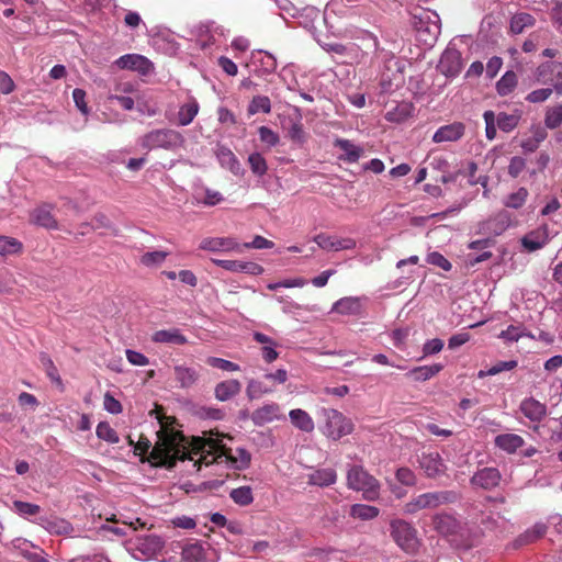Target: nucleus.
<instances>
[{
    "label": "nucleus",
    "instance_id": "nucleus-1",
    "mask_svg": "<svg viewBox=\"0 0 562 562\" xmlns=\"http://www.w3.org/2000/svg\"><path fill=\"white\" fill-rule=\"evenodd\" d=\"M153 413L156 414L160 430L157 431L158 440L147 457V461L154 467H165L167 469L173 468L178 460L189 459L194 461L198 454L192 453V448L187 450L181 445L184 436L173 428L177 423L176 417L165 415L161 406H156Z\"/></svg>",
    "mask_w": 562,
    "mask_h": 562
},
{
    "label": "nucleus",
    "instance_id": "nucleus-2",
    "mask_svg": "<svg viewBox=\"0 0 562 562\" xmlns=\"http://www.w3.org/2000/svg\"><path fill=\"white\" fill-rule=\"evenodd\" d=\"M192 453L198 454L194 460V467L201 464L210 465L214 462L227 463L236 470H244L250 464V453L243 448L236 450V454L232 453V449L227 448L221 438H194L192 441Z\"/></svg>",
    "mask_w": 562,
    "mask_h": 562
},
{
    "label": "nucleus",
    "instance_id": "nucleus-3",
    "mask_svg": "<svg viewBox=\"0 0 562 562\" xmlns=\"http://www.w3.org/2000/svg\"><path fill=\"white\" fill-rule=\"evenodd\" d=\"M460 499V495L456 491H435L419 494L412 498L404 506L406 514H416L423 509H436L441 505L453 504Z\"/></svg>",
    "mask_w": 562,
    "mask_h": 562
},
{
    "label": "nucleus",
    "instance_id": "nucleus-4",
    "mask_svg": "<svg viewBox=\"0 0 562 562\" xmlns=\"http://www.w3.org/2000/svg\"><path fill=\"white\" fill-rule=\"evenodd\" d=\"M184 137L178 131L170 128L154 130L140 138V146L144 149L153 150L162 148L176 150L184 145Z\"/></svg>",
    "mask_w": 562,
    "mask_h": 562
},
{
    "label": "nucleus",
    "instance_id": "nucleus-5",
    "mask_svg": "<svg viewBox=\"0 0 562 562\" xmlns=\"http://www.w3.org/2000/svg\"><path fill=\"white\" fill-rule=\"evenodd\" d=\"M347 485L355 491H361L367 501H375L379 497L380 484L362 467L353 465L347 474Z\"/></svg>",
    "mask_w": 562,
    "mask_h": 562
},
{
    "label": "nucleus",
    "instance_id": "nucleus-6",
    "mask_svg": "<svg viewBox=\"0 0 562 562\" xmlns=\"http://www.w3.org/2000/svg\"><path fill=\"white\" fill-rule=\"evenodd\" d=\"M391 537L406 553L413 554L418 550L419 541L416 529L403 519H394L390 524Z\"/></svg>",
    "mask_w": 562,
    "mask_h": 562
},
{
    "label": "nucleus",
    "instance_id": "nucleus-7",
    "mask_svg": "<svg viewBox=\"0 0 562 562\" xmlns=\"http://www.w3.org/2000/svg\"><path fill=\"white\" fill-rule=\"evenodd\" d=\"M325 426L324 434L333 440H339L340 438L351 434L353 431V423L350 418L346 417L342 413L337 409H325Z\"/></svg>",
    "mask_w": 562,
    "mask_h": 562
},
{
    "label": "nucleus",
    "instance_id": "nucleus-8",
    "mask_svg": "<svg viewBox=\"0 0 562 562\" xmlns=\"http://www.w3.org/2000/svg\"><path fill=\"white\" fill-rule=\"evenodd\" d=\"M536 78L540 83L552 82V89L562 95V63H543L536 70Z\"/></svg>",
    "mask_w": 562,
    "mask_h": 562
},
{
    "label": "nucleus",
    "instance_id": "nucleus-9",
    "mask_svg": "<svg viewBox=\"0 0 562 562\" xmlns=\"http://www.w3.org/2000/svg\"><path fill=\"white\" fill-rule=\"evenodd\" d=\"M417 461L427 477L436 479L446 473L447 465L437 451H423Z\"/></svg>",
    "mask_w": 562,
    "mask_h": 562
},
{
    "label": "nucleus",
    "instance_id": "nucleus-10",
    "mask_svg": "<svg viewBox=\"0 0 562 562\" xmlns=\"http://www.w3.org/2000/svg\"><path fill=\"white\" fill-rule=\"evenodd\" d=\"M115 64L121 69L137 71L142 76H147L154 70L153 63L147 57L138 54L123 55Z\"/></svg>",
    "mask_w": 562,
    "mask_h": 562
},
{
    "label": "nucleus",
    "instance_id": "nucleus-11",
    "mask_svg": "<svg viewBox=\"0 0 562 562\" xmlns=\"http://www.w3.org/2000/svg\"><path fill=\"white\" fill-rule=\"evenodd\" d=\"M463 68L461 53L457 48L448 47L441 55L438 69L446 77H456Z\"/></svg>",
    "mask_w": 562,
    "mask_h": 562
},
{
    "label": "nucleus",
    "instance_id": "nucleus-12",
    "mask_svg": "<svg viewBox=\"0 0 562 562\" xmlns=\"http://www.w3.org/2000/svg\"><path fill=\"white\" fill-rule=\"evenodd\" d=\"M279 419H285V416L281 414L280 405L277 403L265 404L251 413V420L257 426H263Z\"/></svg>",
    "mask_w": 562,
    "mask_h": 562
},
{
    "label": "nucleus",
    "instance_id": "nucleus-13",
    "mask_svg": "<svg viewBox=\"0 0 562 562\" xmlns=\"http://www.w3.org/2000/svg\"><path fill=\"white\" fill-rule=\"evenodd\" d=\"M200 248L209 251H237L241 252V246L232 237H210L204 238Z\"/></svg>",
    "mask_w": 562,
    "mask_h": 562
},
{
    "label": "nucleus",
    "instance_id": "nucleus-14",
    "mask_svg": "<svg viewBox=\"0 0 562 562\" xmlns=\"http://www.w3.org/2000/svg\"><path fill=\"white\" fill-rule=\"evenodd\" d=\"M465 125L461 122H453L440 126L432 136L434 143L457 142L464 136Z\"/></svg>",
    "mask_w": 562,
    "mask_h": 562
},
{
    "label": "nucleus",
    "instance_id": "nucleus-15",
    "mask_svg": "<svg viewBox=\"0 0 562 562\" xmlns=\"http://www.w3.org/2000/svg\"><path fill=\"white\" fill-rule=\"evenodd\" d=\"M314 241L325 250L339 251L344 249H353L356 240L352 238H337L326 234H318L314 237Z\"/></svg>",
    "mask_w": 562,
    "mask_h": 562
},
{
    "label": "nucleus",
    "instance_id": "nucleus-16",
    "mask_svg": "<svg viewBox=\"0 0 562 562\" xmlns=\"http://www.w3.org/2000/svg\"><path fill=\"white\" fill-rule=\"evenodd\" d=\"M213 262L232 272H245L252 276H259L263 272L262 266L256 262H246L239 260H222V259H213Z\"/></svg>",
    "mask_w": 562,
    "mask_h": 562
},
{
    "label": "nucleus",
    "instance_id": "nucleus-17",
    "mask_svg": "<svg viewBox=\"0 0 562 562\" xmlns=\"http://www.w3.org/2000/svg\"><path fill=\"white\" fill-rule=\"evenodd\" d=\"M549 240V227L547 224L526 234L521 238V245L528 251H536L546 246Z\"/></svg>",
    "mask_w": 562,
    "mask_h": 562
},
{
    "label": "nucleus",
    "instance_id": "nucleus-18",
    "mask_svg": "<svg viewBox=\"0 0 562 562\" xmlns=\"http://www.w3.org/2000/svg\"><path fill=\"white\" fill-rule=\"evenodd\" d=\"M501 473L495 468H484L477 471L471 479L473 485L484 490H491L499 484Z\"/></svg>",
    "mask_w": 562,
    "mask_h": 562
},
{
    "label": "nucleus",
    "instance_id": "nucleus-19",
    "mask_svg": "<svg viewBox=\"0 0 562 562\" xmlns=\"http://www.w3.org/2000/svg\"><path fill=\"white\" fill-rule=\"evenodd\" d=\"M334 146L344 151V154L339 156V159L348 164L357 162L364 154L362 147L355 145L349 139L336 138Z\"/></svg>",
    "mask_w": 562,
    "mask_h": 562
},
{
    "label": "nucleus",
    "instance_id": "nucleus-20",
    "mask_svg": "<svg viewBox=\"0 0 562 562\" xmlns=\"http://www.w3.org/2000/svg\"><path fill=\"white\" fill-rule=\"evenodd\" d=\"M151 340L157 344L183 346L188 344L187 337L179 328L160 329L153 334Z\"/></svg>",
    "mask_w": 562,
    "mask_h": 562
},
{
    "label": "nucleus",
    "instance_id": "nucleus-21",
    "mask_svg": "<svg viewBox=\"0 0 562 562\" xmlns=\"http://www.w3.org/2000/svg\"><path fill=\"white\" fill-rule=\"evenodd\" d=\"M520 411L531 422H541L547 415L546 405L533 397L525 398L520 404Z\"/></svg>",
    "mask_w": 562,
    "mask_h": 562
},
{
    "label": "nucleus",
    "instance_id": "nucleus-22",
    "mask_svg": "<svg viewBox=\"0 0 562 562\" xmlns=\"http://www.w3.org/2000/svg\"><path fill=\"white\" fill-rule=\"evenodd\" d=\"M241 391V383L238 380L231 379L216 384L214 390L215 398L225 402L238 395Z\"/></svg>",
    "mask_w": 562,
    "mask_h": 562
},
{
    "label": "nucleus",
    "instance_id": "nucleus-23",
    "mask_svg": "<svg viewBox=\"0 0 562 562\" xmlns=\"http://www.w3.org/2000/svg\"><path fill=\"white\" fill-rule=\"evenodd\" d=\"M547 526L543 522H537L531 528L519 535L514 541V548L518 549L524 546L536 542L547 533Z\"/></svg>",
    "mask_w": 562,
    "mask_h": 562
},
{
    "label": "nucleus",
    "instance_id": "nucleus-24",
    "mask_svg": "<svg viewBox=\"0 0 562 562\" xmlns=\"http://www.w3.org/2000/svg\"><path fill=\"white\" fill-rule=\"evenodd\" d=\"M495 447L512 454L525 445L522 437L516 434H502L494 439Z\"/></svg>",
    "mask_w": 562,
    "mask_h": 562
},
{
    "label": "nucleus",
    "instance_id": "nucleus-25",
    "mask_svg": "<svg viewBox=\"0 0 562 562\" xmlns=\"http://www.w3.org/2000/svg\"><path fill=\"white\" fill-rule=\"evenodd\" d=\"M175 379L182 389H189L193 386L199 380V372L194 368L187 366H176L173 369Z\"/></svg>",
    "mask_w": 562,
    "mask_h": 562
},
{
    "label": "nucleus",
    "instance_id": "nucleus-26",
    "mask_svg": "<svg viewBox=\"0 0 562 562\" xmlns=\"http://www.w3.org/2000/svg\"><path fill=\"white\" fill-rule=\"evenodd\" d=\"M442 369L443 366L440 363L416 367L409 370L406 373V376L415 382H424L437 375Z\"/></svg>",
    "mask_w": 562,
    "mask_h": 562
},
{
    "label": "nucleus",
    "instance_id": "nucleus-27",
    "mask_svg": "<svg viewBox=\"0 0 562 562\" xmlns=\"http://www.w3.org/2000/svg\"><path fill=\"white\" fill-rule=\"evenodd\" d=\"M290 420L294 427L304 431L312 432L314 430V420L310 414L301 408H295L289 413Z\"/></svg>",
    "mask_w": 562,
    "mask_h": 562
},
{
    "label": "nucleus",
    "instance_id": "nucleus-28",
    "mask_svg": "<svg viewBox=\"0 0 562 562\" xmlns=\"http://www.w3.org/2000/svg\"><path fill=\"white\" fill-rule=\"evenodd\" d=\"M434 528L443 536L452 535L458 529V521L448 514H438L432 518Z\"/></svg>",
    "mask_w": 562,
    "mask_h": 562
},
{
    "label": "nucleus",
    "instance_id": "nucleus-29",
    "mask_svg": "<svg viewBox=\"0 0 562 562\" xmlns=\"http://www.w3.org/2000/svg\"><path fill=\"white\" fill-rule=\"evenodd\" d=\"M521 120V112L516 110L514 113L499 112L495 115L497 127L505 133L514 131Z\"/></svg>",
    "mask_w": 562,
    "mask_h": 562
},
{
    "label": "nucleus",
    "instance_id": "nucleus-30",
    "mask_svg": "<svg viewBox=\"0 0 562 562\" xmlns=\"http://www.w3.org/2000/svg\"><path fill=\"white\" fill-rule=\"evenodd\" d=\"M333 311L341 315H359L361 303L357 297H342L334 304Z\"/></svg>",
    "mask_w": 562,
    "mask_h": 562
},
{
    "label": "nucleus",
    "instance_id": "nucleus-31",
    "mask_svg": "<svg viewBox=\"0 0 562 562\" xmlns=\"http://www.w3.org/2000/svg\"><path fill=\"white\" fill-rule=\"evenodd\" d=\"M337 475L333 469H319L308 475V483L317 486H329L336 482Z\"/></svg>",
    "mask_w": 562,
    "mask_h": 562
},
{
    "label": "nucleus",
    "instance_id": "nucleus-32",
    "mask_svg": "<svg viewBox=\"0 0 562 562\" xmlns=\"http://www.w3.org/2000/svg\"><path fill=\"white\" fill-rule=\"evenodd\" d=\"M33 220L36 224L45 228H57V222L52 214L49 205H43L34 210Z\"/></svg>",
    "mask_w": 562,
    "mask_h": 562
},
{
    "label": "nucleus",
    "instance_id": "nucleus-33",
    "mask_svg": "<svg viewBox=\"0 0 562 562\" xmlns=\"http://www.w3.org/2000/svg\"><path fill=\"white\" fill-rule=\"evenodd\" d=\"M536 23L535 18L526 12L515 14L510 20V31L514 34L522 33L527 27L533 26Z\"/></svg>",
    "mask_w": 562,
    "mask_h": 562
},
{
    "label": "nucleus",
    "instance_id": "nucleus-34",
    "mask_svg": "<svg viewBox=\"0 0 562 562\" xmlns=\"http://www.w3.org/2000/svg\"><path fill=\"white\" fill-rule=\"evenodd\" d=\"M380 510L375 506L355 504L350 508V516L360 520H371L379 516Z\"/></svg>",
    "mask_w": 562,
    "mask_h": 562
},
{
    "label": "nucleus",
    "instance_id": "nucleus-35",
    "mask_svg": "<svg viewBox=\"0 0 562 562\" xmlns=\"http://www.w3.org/2000/svg\"><path fill=\"white\" fill-rule=\"evenodd\" d=\"M199 112V103L195 100H192L188 103H184L180 106L178 112V124L180 126L189 125Z\"/></svg>",
    "mask_w": 562,
    "mask_h": 562
},
{
    "label": "nucleus",
    "instance_id": "nucleus-36",
    "mask_svg": "<svg viewBox=\"0 0 562 562\" xmlns=\"http://www.w3.org/2000/svg\"><path fill=\"white\" fill-rule=\"evenodd\" d=\"M562 124V104L557 103L547 106L544 112V125L547 128L555 130Z\"/></svg>",
    "mask_w": 562,
    "mask_h": 562
},
{
    "label": "nucleus",
    "instance_id": "nucleus-37",
    "mask_svg": "<svg viewBox=\"0 0 562 562\" xmlns=\"http://www.w3.org/2000/svg\"><path fill=\"white\" fill-rule=\"evenodd\" d=\"M517 86V75L509 70L506 71L496 83L497 93L502 97L512 93Z\"/></svg>",
    "mask_w": 562,
    "mask_h": 562
},
{
    "label": "nucleus",
    "instance_id": "nucleus-38",
    "mask_svg": "<svg viewBox=\"0 0 562 562\" xmlns=\"http://www.w3.org/2000/svg\"><path fill=\"white\" fill-rule=\"evenodd\" d=\"M528 196V190L525 187H520L517 191L508 194L504 199L503 204L508 209L519 210L525 205Z\"/></svg>",
    "mask_w": 562,
    "mask_h": 562
},
{
    "label": "nucleus",
    "instance_id": "nucleus-39",
    "mask_svg": "<svg viewBox=\"0 0 562 562\" xmlns=\"http://www.w3.org/2000/svg\"><path fill=\"white\" fill-rule=\"evenodd\" d=\"M181 557L184 562H205L204 549L198 542L187 544L182 549Z\"/></svg>",
    "mask_w": 562,
    "mask_h": 562
},
{
    "label": "nucleus",
    "instance_id": "nucleus-40",
    "mask_svg": "<svg viewBox=\"0 0 562 562\" xmlns=\"http://www.w3.org/2000/svg\"><path fill=\"white\" fill-rule=\"evenodd\" d=\"M258 112L268 114L271 112V101L267 95H255L247 108L248 115H255Z\"/></svg>",
    "mask_w": 562,
    "mask_h": 562
},
{
    "label": "nucleus",
    "instance_id": "nucleus-41",
    "mask_svg": "<svg viewBox=\"0 0 562 562\" xmlns=\"http://www.w3.org/2000/svg\"><path fill=\"white\" fill-rule=\"evenodd\" d=\"M40 361L50 381L63 387L61 378L50 357L43 352L40 355Z\"/></svg>",
    "mask_w": 562,
    "mask_h": 562
},
{
    "label": "nucleus",
    "instance_id": "nucleus-42",
    "mask_svg": "<svg viewBox=\"0 0 562 562\" xmlns=\"http://www.w3.org/2000/svg\"><path fill=\"white\" fill-rule=\"evenodd\" d=\"M231 498L240 506L250 505L254 502L252 490L250 486H240L232 490Z\"/></svg>",
    "mask_w": 562,
    "mask_h": 562
},
{
    "label": "nucleus",
    "instance_id": "nucleus-43",
    "mask_svg": "<svg viewBox=\"0 0 562 562\" xmlns=\"http://www.w3.org/2000/svg\"><path fill=\"white\" fill-rule=\"evenodd\" d=\"M168 255L167 251L162 250L148 251L140 256L139 262L147 268L158 267L166 260Z\"/></svg>",
    "mask_w": 562,
    "mask_h": 562
},
{
    "label": "nucleus",
    "instance_id": "nucleus-44",
    "mask_svg": "<svg viewBox=\"0 0 562 562\" xmlns=\"http://www.w3.org/2000/svg\"><path fill=\"white\" fill-rule=\"evenodd\" d=\"M22 250V244L13 237L0 236V255H14Z\"/></svg>",
    "mask_w": 562,
    "mask_h": 562
},
{
    "label": "nucleus",
    "instance_id": "nucleus-45",
    "mask_svg": "<svg viewBox=\"0 0 562 562\" xmlns=\"http://www.w3.org/2000/svg\"><path fill=\"white\" fill-rule=\"evenodd\" d=\"M273 392L272 387L266 386L261 381L251 379L249 380L246 393L249 400L259 398L261 395Z\"/></svg>",
    "mask_w": 562,
    "mask_h": 562
},
{
    "label": "nucleus",
    "instance_id": "nucleus-46",
    "mask_svg": "<svg viewBox=\"0 0 562 562\" xmlns=\"http://www.w3.org/2000/svg\"><path fill=\"white\" fill-rule=\"evenodd\" d=\"M527 336L529 338H535V336L530 333H526L522 326H508L505 330H503L498 337L507 340V341H518L519 338Z\"/></svg>",
    "mask_w": 562,
    "mask_h": 562
},
{
    "label": "nucleus",
    "instance_id": "nucleus-47",
    "mask_svg": "<svg viewBox=\"0 0 562 562\" xmlns=\"http://www.w3.org/2000/svg\"><path fill=\"white\" fill-rule=\"evenodd\" d=\"M95 432L98 438L110 443H117L120 440L117 432L106 422L99 423Z\"/></svg>",
    "mask_w": 562,
    "mask_h": 562
},
{
    "label": "nucleus",
    "instance_id": "nucleus-48",
    "mask_svg": "<svg viewBox=\"0 0 562 562\" xmlns=\"http://www.w3.org/2000/svg\"><path fill=\"white\" fill-rule=\"evenodd\" d=\"M248 164L251 171L259 177L263 176L268 170L267 161L260 153L250 154Z\"/></svg>",
    "mask_w": 562,
    "mask_h": 562
},
{
    "label": "nucleus",
    "instance_id": "nucleus-49",
    "mask_svg": "<svg viewBox=\"0 0 562 562\" xmlns=\"http://www.w3.org/2000/svg\"><path fill=\"white\" fill-rule=\"evenodd\" d=\"M258 134L260 142L268 148L278 145L280 142L279 135L268 126H260Z\"/></svg>",
    "mask_w": 562,
    "mask_h": 562
},
{
    "label": "nucleus",
    "instance_id": "nucleus-50",
    "mask_svg": "<svg viewBox=\"0 0 562 562\" xmlns=\"http://www.w3.org/2000/svg\"><path fill=\"white\" fill-rule=\"evenodd\" d=\"M553 91L551 87L536 89L529 92L525 99L529 103H542L552 95Z\"/></svg>",
    "mask_w": 562,
    "mask_h": 562
},
{
    "label": "nucleus",
    "instance_id": "nucleus-51",
    "mask_svg": "<svg viewBox=\"0 0 562 562\" xmlns=\"http://www.w3.org/2000/svg\"><path fill=\"white\" fill-rule=\"evenodd\" d=\"M13 507L19 515L24 517L35 516L41 512V507L38 505L23 501L13 502Z\"/></svg>",
    "mask_w": 562,
    "mask_h": 562
},
{
    "label": "nucleus",
    "instance_id": "nucleus-52",
    "mask_svg": "<svg viewBox=\"0 0 562 562\" xmlns=\"http://www.w3.org/2000/svg\"><path fill=\"white\" fill-rule=\"evenodd\" d=\"M259 58L258 61L260 63V66L262 68V71L265 74H272L276 71L278 64L276 57L268 53V52H259Z\"/></svg>",
    "mask_w": 562,
    "mask_h": 562
},
{
    "label": "nucleus",
    "instance_id": "nucleus-53",
    "mask_svg": "<svg viewBox=\"0 0 562 562\" xmlns=\"http://www.w3.org/2000/svg\"><path fill=\"white\" fill-rule=\"evenodd\" d=\"M206 363L212 367V368H217V369H221L223 371H239V366L235 362H232L229 360H225V359H222V358H217V357H209L206 359Z\"/></svg>",
    "mask_w": 562,
    "mask_h": 562
},
{
    "label": "nucleus",
    "instance_id": "nucleus-54",
    "mask_svg": "<svg viewBox=\"0 0 562 562\" xmlns=\"http://www.w3.org/2000/svg\"><path fill=\"white\" fill-rule=\"evenodd\" d=\"M483 119L485 122V135L488 140H493L496 137L497 133V124L495 121V113L491 110L485 111L483 114Z\"/></svg>",
    "mask_w": 562,
    "mask_h": 562
},
{
    "label": "nucleus",
    "instance_id": "nucleus-55",
    "mask_svg": "<svg viewBox=\"0 0 562 562\" xmlns=\"http://www.w3.org/2000/svg\"><path fill=\"white\" fill-rule=\"evenodd\" d=\"M395 476L401 484L406 486H414L417 482L414 471L406 467L397 469Z\"/></svg>",
    "mask_w": 562,
    "mask_h": 562
},
{
    "label": "nucleus",
    "instance_id": "nucleus-56",
    "mask_svg": "<svg viewBox=\"0 0 562 562\" xmlns=\"http://www.w3.org/2000/svg\"><path fill=\"white\" fill-rule=\"evenodd\" d=\"M527 161L525 158L520 156L512 157L508 165V175L516 179L520 176V173L526 169Z\"/></svg>",
    "mask_w": 562,
    "mask_h": 562
},
{
    "label": "nucleus",
    "instance_id": "nucleus-57",
    "mask_svg": "<svg viewBox=\"0 0 562 562\" xmlns=\"http://www.w3.org/2000/svg\"><path fill=\"white\" fill-rule=\"evenodd\" d=\"M411 104L408 103H403L401 105H397L395 111H389L385 115V119L387 121H396V122H400V121H403L405 120L409 113H411Z\"/></svg>",
    "mask_w": 562,
    "mask_h": 562
},
{
    "label": "nucleus",
    "instance_id": "nucleus-58",
    "mask_svg": "<svg viewBox=\"0 0 562 562\" xmlns=\"http://www.w3.org/2000/svg\"><path fill=\"white\" fill-rule=\"evenodd\" d=\"M426 261L429 265L437 266L445 271H449L452 268L450 261L438 251H432V252L428 254Z\"/></svg>",
    "mask_w": 562,
    "mask_h": 562
},
{
    "label": "nucleus",
    "instance_id": "nucleus-59",
    "mask_svg": "<svg viewBox=\"0 0 562 562\" xmlns=\"http://www.w3.org/2000/svg\"><path fill=\"white\" fill-rule=\"evenodd\" d=\"M241 246V251L245 249V248H255V249H270L274 246V243L262 237V236H255V238L252 239V241L250 243H245Z\"/></svg>",
    "mask_w": 562,
    "mask_h": 562
},
{
    "label": "nucleus",
    "instance_id": "nucleus-60",
    "mask_svg": "<svg viewBox=\"0 0 562 562\" xmlns=\"http://www.w3.org/2000/svg\"><path fill=\"white\" fill-rule=\"evenodd\" d=\"M103 406L106 412L115 415L122 413L123 409L120 401L114 398V396L110 392H106L104 394Z\"/></svg>",
    "mask_w": 562,
    "mask_h": 562
},
{
    "label": "nucleus",
    "instance_id": "nucleus-61",
    "mask_svg": "<svg viewBox=\"0 0 562 562\" xmlns=\"http://www.w3.org/2000/svg\"><path fill=\"white\" fill-rule=\"evenodd\" d=\"M288 135L292 142L302 144L305 142V132L301 122H294L289 131Z\"/></svg>",
    "mask_w": 562,
    "mask_h": 562
},
{
    "label": "nucleus",
    "instance_id": "nucleus-62",
    "mask_svg": "<svg viewBox=\"0 0 562 562\" xmlns=\"http://www.w3.org/2000/svg\"><path fill=\"white\" fill-rule=\"evenodd\" d=\"M217 119L220 123L225 125L233 126L237 124V119L235 114L229 109L224 106L218 108Z\"/></svg>",
    "mask_w": 562,
    "mask_h": 562
},
{
    "label": "nucleus",
    "instance_id": "nucleus-63",
    "mask_svg": "<svg viewBox=\"0 0 562 562\" xmlns=\"http://www.w3.org/2000/svg\"><path fill=\"white\" fill-rule=\"evenodd\" d=\"M443 341L439 338H434L426 341L423 346V352L425 356L435 355L442 350Z\"/></svg>",
    "mask_w": 562,
    "mask_h": 562
},
{
    "label": "nucleus",
    "instance_id": "nucleus-64",
    "mask_svg": "<svg viewBox=\"0 0 562 562\" xmlns=\"http://www.w3.org/2000/svg\"><path fill=\"white\" fill-rule=\"evenodd\" d=\"M126 359L133 366H147L149 363L148 358L142 352L135 350H126Z\"/></svg>",
    "mask_w": 562,
    "mask_h": 562
}]
</instances>
